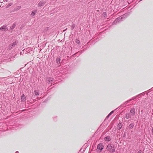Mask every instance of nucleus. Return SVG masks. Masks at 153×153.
<instances>
[{
  "mask_svg": "<svg viewBox=\"0 0 153 153\" xmlns=\"http://www.w3.org/2000/svg\"><path fill=\"white\" fill-rule=\"evenodd\" d=\"M37 10H33L32 12V13L31 14V16H34L36 13H37Z\"/></svg>",
  "mask_w": 153,
  "mask_h": 153,
  "instance_id": "nucleus-15",
  "label": "nucleus"
},
{
  "mask_svg": "<svg viewBox=\"0 0 153 153\" xmlns=\"http://www.w3.org/2000/svg\"><path fill=\"white\" fill-rule=\"evenodd\" d=\"M137 153L135 152V153Z\"/></svg>",
  "mask_w": 153,
  "mask_h": 153,
  "instance_id": "nucleus-37",
  "label": "nucleus"
},
{
  "mask_svg": "<svg viewBox=\"0 0 153 153\" xmlns=\"http://www.w3.org/2000/svg\"><path fill=\"white\" fill-rule=\"evenodd\" d=\"M128 15L127 13H125L124 15H123L121 16H120L119 17H121V20H123V19H124Z\"/></svg>",
  "mask_w": 153,
  "mask_h": 153,
  "instance_id": "nucleus-14",
  "label": "nucleus"
},
{
  "mask_svg": "<svg viewBox=\"0 0 153 153\" xmlns=\"http://www.w3.org/2000/svg\"><path fill=\"white\" fill-rule=\"evenodd\" d=\"M110 116V115H109V114H108L107 116L106 117V118H105V119H108V118Z\"/></svg>",
  "mask_w": 153,
  "mask_h": 153,
  "instance_id": "nucleus-31",
  "label": "nucleus"
},
{
  "mask_svg": "<svg viewBox=\"0 0 153 153\" xmlns=\"http://www.w3.org/2000/svg\"><path fill=\"white\" fill-rule=\"evenodd\" d=\"M0 30H1L2 31H7L8 30L6 26L4 25L0 27Z\"/></svg>",
  "mask_w": 153,
  "mask_h": 153,
  "instance_id": "nucleus-5",
  "label": "nucleus"
},
{
  "mask_svg": "<svg viewBox=\"0 0 153 153\" xmlns=\"http://www.w3.org/2000/svg\"><path fill=\"white\" fill-rule=\"evenodd\" d=\"M128 15L127 13H125L124 15H123L121 16H120L119 17H121V20H123V19H124Z\"/></svg>",
  "mask_w": 153,
  "mask_h": 153,
  "instance_id": "nucleus-13",
  "label": "nucleus"
},
{
  "mask_svg": "<svg viewBox=\"0 0 153 153\" xmlns=\"http://www.w3.org/2000/svg\"><path fill=\"white\" fill-rule=\"evenodd\" d=\"M106 149L110 152H114L115 151V148L112 144H109L107 145Z\"/></svg>",
  "mask_w": 153,
  "mask_h": 153,
  "instance_id": "nucleus-1",
  "label": "nucleus"
},
{
  "mask_svg": "<svg viewBox=\"0 0 153 153\" xmlns=\"http://www.w3.org/2000/svg\"><path fill=\"white\" fill-rule=\"evenodd\" d=\"M104 139L105 141L108 142L111 140V138L110 136H107L105 137Z\"/></svg>",
  "mask_w": 153,
  "mask_h": 153,
  "instance_id": "nucleus-8",
  "label": "nucleus"
},
{
  "mask_svg": "<svg viewBox=\"0 0 153 153\" xmlns=\"http://www.w3.org/2000/svg\"><path fill=\"white\" fill-rule=\"evenodd\" d=\"M122 18L120 17H118L113 22V25H116L118 24L120 21L121 20V18Z\"/></svg>",
  "mask_w": 153,
  "mask_h": 153,
  "instance_id": "nucleus-3",
  "label": "nucleus"
},
{
  "mask_svg": "<svg viewBox=\"0 0 153 153\" xmlns=\"http://www.w3.org/2000/svg\"><path fill=\"white\" fill-rule=\"evenodd\" d=\"M118 127L119 128V129H120L122 126V125L121 123H119L118 125Z\"/></svg>",
  "mask_w": 153,
  "mask_h": 153,
  "instance_id": "nucleus-18",
  "label": "nucleus"
},
{
  "mask_svg": "<svg viewBox=\"0 0 153 153\" xmlns=\"http://www.w3.org/2000/svg\"><path fill=\"white\" fill-rule=\"evenodd\" d=\"M140 96H141L140 95H139V94L137 95L136 96L137 97H140Z\"/></svg>",
  "mask_w": 153,
  "mask_h": 153,
  "instance_id": "nucleus-34",
  "label": "nucleus"
},
{
  "mask_svg": "<svg viewBox=\"0 0 153 153\" xmlns=\"http://www.w3.org/2000/svg\"><path fill=\"white\" fill-rule=\"evenodd\" d=\"M56 63L59 64H60V58L59 57H58L56 59Z\"/></svg>",
  "mask_w": 153,
  "mask_h": 153,
  "instance_id": "nucleus-16",
  "label": "nucleus"
},
{
  "mask_svg": "<svg viewBox=\"0 0 153 153\" xmlns=\"http://www.w3.org/2000/svg\"><path fill=\"white\" fill-rule=\"evenodd\" d=\"M33 94L35 96H37L39 94V91L37 90H35L33 92Z\"/></svg>",
  "mask_w": 153,
  "mask_h": 153,
  "instance_id": "nucleus-11",
  "label": "nucleus"
},
{
  "mask_svg": "<svg viewBox=\"0 0 153 153\" xmlns=\"http://www.w3.org/2000/svg\"><path fill=\"white\" fill-rule=\"evenodd\" d=\"M15 153H19V152L18 151H16Z\"/></svg>",
  "mask_w": 153,
  "mask_h": 153,
  "instance_id": "nucleus-35",
  "label": "nucleus"
},
{
  "mask_svg": "<svg viewBox=\"0 0 153 153\" xmlns=\"http://www.w3.org/2000/svg\"><path fill=\"white\" fill-rule=\"evenodd\" d=\"M9 0H3V1L4 2H7Z\"/></svg>",
  "mask_w": 153,
  "mask_h": 153,
  "instance_id": "nucleus-32",
  "label": "nucleus"
},
{
  "mask_svg": "<svg viewBox=\"0 0 153 153\" xmlns=\"http://www.w3.org/2000/svg\"><path fill=\"white\" fill-rule=\"evenodd\" d=\"M152 135H153V127H152Z\"/></svg>",
  "mask_w": 153,
  "mask_h": 153,
  "instance_id": "nucleus-33",
  "label": "nucleus"
},
{
  "mask_svg": "<svg viewBox=\"0 0 153 153\" xmlns=\"http://www.w3.org/2000/svg\"><path fill=\"white\" fill-rule=\"evenodd\" d=\"M137 98V97L136 96L135 97H133L131 99L129 100V101H131L132 100H134L135 99Z\"/></svg>",
  "mask_w": 153,
  "mask_h": 153,
  "instance_id": "nucleus-26",
  "label": "nucleus"
},
{
  "mask_svg": "<svg viewBox=\"0 0 153 153\" xmlns=\"http://www.w3.org/2000/svg\"><path fill=\"white\" fill-rule=\"evenodd\" d=\"M117 108L116 109H115L114 110L112 111H111L109 114L110 116L113 113H114V111L116 109H117Z\"/></svg>",
  "mask_w": 153,
  "mask_h": 153,
  "instance_id": "nucleus-24",
  "label": "nucleus"
},
{
  "mask_svg": "<svg viewBox=\"0 0 153 153\" xmlns=\"http://www.w3.org/2000/svg\"><path fill=\"white\" fill-rule=\"evenodd\" d=\"M75 26V25L74 24H72L71 27V29L73 30Z\"/></svg>",
  "mask_w": 153,
  "mask_h": 153,
  "instance_id": "nucleus-25",
  "label": "nucleus"
},
{
  "mask_svg": "<svg viewBox=\"0 0 153 153\" xmlns=\"http://www.w3.org/2000/svg\"><path fill=\"white\" fill-rule=\"evenodd\" d=\"M135 108H132L130 111V113L131 116L134 115L135 114Z\"/></svg>",
  "mask_w": 153,
  "mask_h": 153,
  "instance_id": "nucleus-6",
  "label": "nucleus"
},
{
  "mask_svg": "<svg viewBox=\"0 0 153 153\" xmlns=\"http://www.w3.org/2000/svg\"><path fill=\"white\" fill-rule=\"evenodd\" d=\"M128 15L127 13H125L124 15H123L121 16H120L119 17H121V20H123V19H124Z\"/></svg>",
  "mask_w": 153,
  "mask_h": 153,
  "instance_id": "nucleus-12",
  "label": "nucleus"
},
{
  "mask_svg": "<svg viewBox=\"0 0 153 153\" xmlns=\"http://www.w3.org/2000/svg\"><path fill=\"white\" fill-rule=\"evenodd\" d=\"M145 94V92H143L141 94H139V95H140L141 96H144Z\"/></svg>",
  "mask_w": 153,
  "mask_h": 153,
  "instance_id": "nucleus-29",
  "label": "nucleus"
},
{
  "mask_svg": "<svg viewBox=\"0 0 153 153\" xmlns=\"http://www.w3.org/2000/svg\"><path fill=\"white\" fill-rule=\"evenodd\" d=\"M131 114H126V119L129 118L131 117Z\"/></svg>",
  "mask_w": 153,
  "mask_h": 153,
  "instance_id": "nucleus-19",
  "label": "nucleus"
},
{
  "mask_svg": "<svg viewBox=\"0 0 153 153\" xmlns=\"http://www.w3.org/2000/svg\"><path fill=\"white\" fill-rule=\"evenodd\" d=\"M48 83L50 84H52L53 83V79L52 78L50 77L47 78Z\"/></svg>",
  "mask_w": 153,
  "mask_h": 153,
  "instance_id": "nucleus-7",
  "label": "nucleus"
},
{
  "mask_svg": "<svg viewBox=\"0 0 153 153\" xmlns=\"http://www.w3.org/2000/svg\"><path fill=\"white\" fill-rule=\"evenodd\" d=\"M12 3H10L8 4H7V5H6V8H7L9 7L11 5H12Z\"/></svg>",
  "mask_w": 153,
  "mask_h": 153,
  "instance_id": "nucleus-21",
  "label": "nucleus"
},
{
  "mask_svg": "<svg viewBox=\"0 0 153 153\" xmlns=\"http://www.w3.org/2000/svg\"><path fill=\"white\" fill-rule=\"evenodd\" d=\"M18 43V41H16L13 43L10 44L9 45V46L8 47V49H11L15 47L16 46V45H17Z\"/></svg>",
  "mask_w": 153,
  "mask_h": 153,
  "instance_id": "nucleus-2",
  "label": "nucleus"
},
{
  "mask_svg": "<svg viewBox=\"0 0 153 153\" xmlns=\"http://www.w3.org/2000/svg\"><path fill=\"white\" fill-rule=\"evenodd\" d=\"M130 101H129V100L128 101H127L124 103V104L126 105L127 104H128L129 103Z\"/></svg>",
  "mask_w": 153,
  "mask_h": 153,
  "instance_id": "nucleus-27",
  "label": "nucleus"
},
{
  "mask_svg": "<svg viewBox=\"0 0 153 153\" xmlns=\"http://www.w3.org/2000/svg\"><path fill=\"white\" fill-rule=\"evenodd\" d=\"M16 25V23H14L11 27L12 29H14Z\"/></svg>",
  "mask_w": 153,
  "mask_h": 153,
  "instance_id": "nucleus-23",
  "label": "nucleus"
},
{
  "mask_svg": "<svg viewBox=\"0 0 153 153\" xmlns=\"http://www.w3.org/2000/svg\"><path fill=\"white\" fill-rule=\"evenodd\" d=\"M134 126V123H131L129 126L128 127L130 129H132L133 128Z\"/></svg>",
  "mask_w": 153,
  "mask_h": 153,
  "instance_id": "nucleus-17",
  "label": "nucleus"
},
{
  "mask_svg": "<svg viewBox=\"0 0 153 153\" xmlns=\"http://www.w3.org/2000/svg\"><path fill=\"white\" fill-rule=\"evenodd\" d=\"M102 16L105 18L106 17L107 14L105 12H104L102 14Z\"/></svg>",
  "mask_w": 153,
  "mask_h": 153,
  "instance_id": "nucleus-22",
  "label": "nucleus"
},
{
  "mask_svg": "<svg viewBox=\"0 0 153 153\" xmlns=\"http://www.w3.org/2000/svg\"><path fill=\"white\" fill-rule=\"evenodd\" d=\"M45 4L44 1H41L38 4V7H41L44 5Z\"/></svg>",
  "mask_w": 153,
  "mask_h": 153,
  "instance_id": "nucleus-9",
  "label": "nucleus"
},
{
  "mask_svg": "<svg viewBox=\"0 0 153 153\" xmlns=\"http://www.w3.org/2000/svg\"><path fill=\"white\" fill-rule=\"evenodd\" d=\"M142 153V151L141 150H139L138 151L137 153Z\"/></svg>",
  "mask_w": 153,
  "mask_h": 153,
  "instance_id": "nucleus-30",
  "label": "nucleus"
},
{
  "mask_svg": "<svg viewBox=\"0 0 153 153\" xmlns=\"http://www.w3.org/2000/svg\"><path fill=\"white\" fill-rule=\"evenodd\" d=\"M142 0H140V1H142Z\"/></svg>",
  "mask_w": 153,
  "mask_h": 153,
  "instance_id": "nucleus-36",
  "label": "nucleus"
},
{
  "mask_svg": "<svg viewBox=\"0 0 153 153\" xmlns=\"http://www.w3.org/2000/svg\"><path fill=\"white\" fill-rule=\"evenodd\" d=\"M21 100L22 102H24L26 100V97L24 94H23L21 97Z\"/></svg>",
  "mask_w": 153,
  "mask_h": 153,
  "instance_id": "nucleus-10",
  "label": "nucleus"
},
{
  "mask_svg": "<svg viewBox=\"0 0 153 153\" xmlns=\"http://www.w3.org/2000/svg\"><path fill=\"white\" fill-rule=\"evenodd\" d=\"M104 146L103 144L102 143H100L98 144L97 146V149H98L100 150L101 151L103 149Z\"/></svg>",
  "mask_w": 153,
  "mask_h": 153,
  "instance_id": "nucleus-4",
  "label": "nucleus"
},
{
  "mask_svg": "<svg viewBox=\"0 0 153 153\" xmlns=\"http://www.w3.org/2000/svg\"><path fill=\"white\" fill-rule=\"evenodd\" d=\"M53 120L54 121H56L57 120V116H54L53 118Z\"/></svg>",
  "mask_w": 153,
  "mask_h": 153,
  "instance_id": "nucleus-20",
  "label": "nucleus"
},
{
  "mask_svg": "<svg viewBox=\"0 0 153 153\" xmlns=\"http://www.w3.org/2000/svg\"><path fill=\"white\" fill-rule=\"evenodd\" d=\"M80 41L78 39H76V42L77 44H79L80 43Z\"/></svg>",
  "mask_w": 153,
  "mask_h": 153,
  "instance_id": "nucleus-28",
  "label": "nucleus"
}]
</instances>
